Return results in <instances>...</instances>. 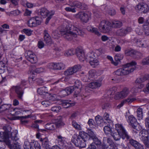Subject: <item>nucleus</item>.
I'll list each match as a JSON object with an SVG mask.
<instances>
[{"label": "nucleus", "instance_id": "obj_18", "mask_svg": "<svg viewBox=\"0 0 149 149\" xmlns=\"http://www.w3.org/2000/svg\"><path fill=\"white\" fill-rule=\"evenodd\" d=\"M125 53L127 56H130L134 58H137L136 56L139 54L134 50L131 49L125 50Z\"/></svg>", "mask_w": 149, "mask_h": 149}, {"label": "nucleus", "instance_id": "obj_36", "mask_svg": "<svg viewBox=\"0 0 149 149\" xmlns=\"http://www.w3.org/2000/svg\"><path fill=\"white\" fill-rule=\"evenodd\" d=\"M9 110L10 111V114L13 116L19 115L21 113L19 109H18L17 108H11Z\"/></svg>", "mask_w": 149, "mask_h": 149}, {"label": "nucleus", "instance_id": "obj_62", "mask_svg": "<svg viewBox=\"0 0 149 149\" xmlns=\"http://www.w3.org/2000/svg\"><path fill=\"white\" fill-rule=\"evenodd\" d=\"M142 63L143 65L146 64L149 65V56L143 59L142 61Z\"/></svg>", "mask_w": 149, "mask_h": 149}, {"label": "nucleus", "instance_id": "obj_37", "mask_svg": "<svg viewBox=\"0 0 149 149\" xmlns=\"http://www.w3.org/2000/svg\"><path fill=\"white\" fill-rule=\"evenodd\" d=\"M57 138L58 139V142L59 145L62 147H64L65 142V138L61 135L58 136Z\"/></svg>", "mask_w": 149, "mask_h": 149}, {"label": "nucleus", "instance_id": "obj_19", "mask_svg": "<svg viewBox=\"0 0 149 149\" xmlns=\"http://www.w3.org/2000/svg\"><path fill=\"white\" fill-rule=\"evenodd\" d=\"M102 84L101 81L97 80L89 83L88 84V86L92 89H96L100 87Z\"/></svg>", "mask_w": 149, "mask_h": 149}, {"label": "nucleus", "instance_id": "obj_25", "mask_svg": "<svg viewBox=\"0 0 149 149\" xmlns=\"http://www.w3.org/2000/svg\"><path fill=\"white\" fill-rule=\"evenodd\" d=\"M31 72L33 73L35 72L36 73H40L45 71V69L44 68H35L34 66H32L31 67Z\"/></svg>", "mask_w": 149, "mask_h": 149}, {"label": "nucleus", "instance_id": "obj_33", "mask_svg": "<svg viewBox=\"0 0 149 149\" xmlns=\"http://www.w3.org/2000/svg\"><path fill=\"white\" fill-rule=\"evenodd\" d=\"M128 122L132 126L137 124V120L133 115H131L128 117Z\"/></svg>", "mask_w": 149, "mask_h": 149}, {"label": "nucleus", "instance_id": "obj_6", "mask_svg": "<svg viewBox=\"0 0 149 149\" xmlns=\"http://www.w3.org/2000/svg\"><path fill=\"white\" fill-rule=\"evenodd\" d=\"M130 93V90L129 88L125 87L121 91L117 93L114 96V98L116 100L123 99L126 97Z\"/></svg>", "mask_w": 149, "mask_h": 149}, {"label": "nucleus", "instance_id": "obj_13", "mask_svg": "<svg viewBox=\"0 0 149 149\" xmlns=\"http://www.w3.org/2000/svg\"><path fill=\"white\" fill-rule=\"evenodd\" d=\"M75 53L77 57L80 61L82 62L86 60L84 52L82 48L77 47L76 49Z\"/></svg>", "mask_w": 149, "mask_h": 149}, {"label": "nucleus", "instance_id": "obj_11", "mask_svg": "<svg viewBox=\"0 0 149 149\" xmlns=\"http://www.w3.org/2000/svg\"><path fill=\"white\" fill-rule=\"evenodd\" d=\"M76 17L79 18L83 22H87L89 20L90 14L83 12H80L75 15Z\"/></svg>", "mask_w": 149, "mask_h": 149}, {"label": "nucleus", "instance_id": "obj_50", "mask_svg": "<svg viewBox=\"0 0 149 149\" xmlns=\"http://www.w3.org/2000/svg\"><path fill=\"white\" fill-rule=\"evenodd\" d=\"M14 144L12 145L9 148L10 149H20V146L18 142H13Z\"/></svg>", "mask_w": 149, "mask_h": 149}, {"label": "nucleus", "instance_id": "obj_61", "mask_svg": "<svg viewBox=\"0 0 149 149\" xmlns=\"http://www.w3.org/2000/svg\"><path fill=\"white\" fill-rule=\"evenodd\" d=\"M23 31L28 36H31L32 33V31L31 29H24L23 30Z\"/></svg>", "mask_w": 149, "mask_h": 149}, {"label": "nucleus", "instance_id": "obj_64", "mask_svg": "<svg viewBox=\"0 0 149 149\" xmlns=\"http://www.w3.org/2000/svg\"><path fill=\"white\" fill-rule=\"evenodd\" d=\"M41 104L43 105L45 107H48L51 104V103L49 100L43 101L41 102Z\"/></svg>", "mask_w": 149, "mask_h": 149}, {"label": "nucleus", "instance_id": "obj_15", "mask_svg": "<svg viewBox=\"0 0 149 149\" xmlns=\"http://www.w3.org/2000/svg\"><path fill=\"white\" fill-rule=\"evenodd\" d=\"M27 55L26 56L27 60L31 63H34L36 62L37 58L36 55L33 52L28 51L26 52Z\"/></svg>", "mask_w": 149, "mask_h": 149}, {"label": "nucleus", "instance_id": "obj_22", "mask_svg": "<svg viewBox=\"0 0 149 149\" xmlns=\"http://www.w3.org/2000/svg\"><path fill=\"white\" fill-rule=\"evenodd\" d=\"M148 79H149V74H146L140 78L137 79L135 81V83L137 84L141 83Z\"/></svg>", "mask_w": 149, "mask_h": 149}, {"label": "nucleus", "instance_id": "obj_31", "mask_svg": "<svg viewBox=\"0 0 149 149\" xmlns=\"http://www.w3.org/2000/svg\"><path fill=\"white\" fill-rule=\"evenodd\" d=\"M82 140H84L85 142L88 139V134L85 132L81 131L79 132V135L78 136Z\"/></svg>", "mask_w": 149, "mask_h": 149}, {"label": "nucleus", "instance_id": "obj_32", "mask_svg": "<svg viewBox=\"0 0 149 149\" xmlns=\"http://www.w3.org/2000/svg\"><path fill=\"white\" fill-rule=\"evenodd\" d=\"M55 125L56 127H59L62 126H63L64 124L62 121V118L61 117H58L56 118L55 120Z\"/></svg>", "mask_w": 149, "mask_h": 149}, {"label": "nucleus", "instance_id": "obj_3", "mask_svg": "<svg viewBox=\"0 0 149 149\" xmlns=\"http://www.w3.org/2000/svg\"><path fill=\"white\" fill-rule=\"evenodd\" d=\"M136 65L135 61L131 62L125 65L123 67L117 70L115 72V74L118 76H123L133 72L135 68L133 66Z\"/></svg>", "mask_w": 149, "mask_h": 149}, {"label": "nucleus", "instance_id": "obj_40", "mask_svg": "<svg viewBox=\"0 0 149 149\" xmlns=\"http://www.w3.org/2000/svg\"><path fill=\"white\" fill-rule=\"evenodd\" d=\"M72 126L77 130H82V127L80 125L74 120L72 121Z\"/></svg>", "mask_w": 149, "mask_h": 149}, {"label": "nucleus", "instance_id": "obj_16", "mask_svg": "<svg viewBox=\"0 0 149 149\" xmlns=\"http://www.w3.org/2000/svg\"><path fill=\"white\" fill-rule=\"evenodd\" d=\"M132 30L131 27H127L125 28H122L117 30L116 34L120 36H125L128 33L131 32Z\"/></svg>", "mask_w": 149, "mask_h": 149}, {"label": "nucleus", "instance_id": "obj_24", "mask_svg": "<svg viewBox=\"0 0 149 149\" xmlns=\"http://www.w3.org/2000/svg\"><path fill=\"white\" fill-rule=\"evenodd\" d=\"M44 40L46 43L48 44H51L52 42V40L46 30H45L44 31Z\"/></svg>", "mask_w": 149, "mask_h": 149}, {"label": "nucleus", "instance_id": "obj_54", "mask_svg": "<svg viewBox=\"0 0 149 149\" xmlns=\"http://www.w3.org/2000/svg\"><path fill=\"white\" fill-rule=\"evenodd\" d=\"M75 52L73 49L68 50L65 51L64 53V55L66 56H72L74 54Z\"/></svg>", "mask_w": 149, "mask_h": 149}, {"label": "nucleus", "instance_id": "obj_14", "mask_svg": "<svg viewBox=\"0 0 149 149\" xmlns=\"http://www.w3.org/2000/svg\"><path fill=\"white\" fill-rule=\"evenodd\" d=\"M136 10L138 12L141 13H145L148 10V7L147 4L142 3L137 5L136 7Z\"/></svg>", "mask_w": 149, "mask_h": 149}, {"label": "nucleus", "instance_id": "obj_28", "mask_svg": "<svg viewBox=\"0 0 149 149\" xmlns=\"http://www.w3.org/2000/svg\"><path fill=\"white\" fill-rule=\"evenodd\" d=\"M74 89V87L73 86L68 87L64 90H63L61 92L64 96H66L71 93L73 91Z\"/></svg>", "mask_w": 149, "mask_h": 149}, {"label": "nucleus", "instance_id": "obj_53", "mask_svg": "<svg viewBox=\"0 0 149 149\" xmlns=\"http://www.w3.org/2000/svg\"><path fill=\"white\" fill-rule=\"evenodd\" d=\"M74 104L73 103H69L67 100H65L63 103V106L65 108H68L71 106L74 105Z\"/></svg>", "mask_w": 149, "mask_h": 149}, {"label": "nucleus", "instance_id": "obj_58", "mask_svg": "<svg viewBox=\"0 0 149 149\" xmlns=\"http://www.w3.org/2000/svg\"><path fill=\"white\" fill-rule=\"evenodd\" d=\"M2 141H4L6 145L8 146L9 148L12 145L11 144V142L9 139V138H6L5 136H4L3 138V140Z\"/></svg>", "mask_w": 149, "mask_h": 149}, {"label": "nucleus", "instance_id": "obj_21", "mask_svg": "<svg viewBox=\"0 0 149 149\" xmlns=\"http://www.w3.org/2000/svg\"><path fill=\"white\" fill-rule=\"evenodd\" d=\"M86 29L89 31L91 33H94L95 34L98 36L101 35V33L98 31L97 29L93 26L89 25L87 26Z\"/></svg>", "mask_w": 149, "mask_h": 149}, {"label": "nucleus", "instance_id": "obj_63", "mask_svg": "<svg viewBox=\"0 0 149 149\" xmlns=\"http://www.w3.org/2000/svg\"><path fill=\"white\" fill-rule=\"evenodd\" d=\"M47 66L49 69L56 70V63H49L48 64Z\"/></svg>", "mask_w": 149, "mask_h": 149}, {"label": "nucleus", "instance_id": "obj_47", "mask_svg": "<svg viewBox=\"0 0 149 149\" xmlns=\"http://www.w3.org/2000/svg\"><path fill=\"white\" fill-rule=\"evenodd\" d=\"M56 70L63 69L65 68V65L62 63H56Z\"/></svg>", "mask_w": 149, "mask_h": 149}, {"label": "nucleus", "instance_id": "obj_17", "mask_svg": "<svg viewBox=\"0 0 149 149\" xmlns=\"http://www.w3.org/2000/svg\"><path fill=\"white\" fill-rule=\"evenodd\" d=\"M13 88L15 89V92L17 94L18 98L20 99H22L24 93L22 86L20 85L17 86H14Z\"/></svg>", "mask_w": 149, "mask_h": 149}, {"label": "nucleus", "instance_id": "obj_56", "mask_svg": "<svg viewBox=\"0 0 149 149\" xmlns=\"http://www.w3.org/2000/svg\"><path fill=\"white\" fill-rule=\"evenodd\" d=\"M61 109V107L60 106L58 105L56 106L52 107V108L51 110L52 111L56 113H58L60 111Z\"/></svg>", "mask_w": 149, "mask_h": 149}, {"label": "nucleus", "instance_id": "obj_48", "mask_svg": "<svg viewBox=\"0 0 149 149\" xmlns=\"http://www.w3.org/2000/svg\"><path fill=\"white\" fill-rule=\"evenodd\" d=\"M137 117L139 120L143 118V109L141 108H138L137 111Z\"/></svg>", "mask_w": 149, "mask_h": 149}, {"label": "nucleus", "instance_id": "obj_49", "mask_svg": "<svg viewBox=\"0 0 149 149\" xmlns=\"http://www.w3.org/2000/svg\"><path fill=\"white\" fill-rule=\"evenodd\" d=\"M8 61L6 58H3L1 61H0V67L4 68L7 65Z\"/></svg>", "mask_w": 149, "mask_h": 149}, {"label": "nucleus", "instance_id": "obj_51", "mask_svg": "<svg viewBox=\"0 0 149 149\" xmlns=\"http://www.w3.org/2000/svg\"><path fill=\"white\" fill-rule=\"evenodd\" d=\"M31 142H29L28 141H25L24 143V149H32Z\"/></svg>", "mask_w": 149, "mask_h": 149}, {"label": "nucleus", "instance_id": "obj_1", "mask_svg": "<svg viewBox=\"0 0 149 149\" xmlns=\"http://www.w3.org/2000/svg\"><path fill=\"white\" fill-rule=\"evenodd\" d=\"M60 32L64 38L69 40H72L73 37H77V35L81 36L84 34V32L81 29L69 22L64 24L62 28L60 29Z\"/></svg>", "mask_w": 149, "mask_h": 149}, {"label": "nucleus", "instance_id": "obj_46", "mask_svg": "<svg viewBox=\"0 0 149 149\" xmlns=\"http://www.w3.org/2000/svg\"><path fill=\"white\" fill-rule=\"evenodd\" d=\"M73 91H74V95L76 97L82 96L84 95L81 93V89L79 88H74Z\"/></svg>", "mask_w": 149, "mask_h": 149}, {"label": "nucleus", "instance_id": "obj_20", "mask_svg": "<svg viewBox=\"0 0 149 149\" xmlns=\"http://www.w3.org/2000/svg\"><path fill=\"white\" fill-rule=\"evenodd\" d=\"M11 105L10 104H5L1 105L0 107V113L5 111L6 112H8V114H10L9 110L11 108Z\"/></svg>", "mask_w": 149, "mask_h": 149}, {"label": "nucleus", "instance_id": "obj_35", "mask_svg": "<svg viewBox=\"0 0 149 149\" xmlns=\"http://www.w3.org/2000/svg\"><path fill=\"white\" fill-rule=\"evenodd\" d=\"M37 93L40 95H45L48 93V90L45 87H43L38 88Z\"/></svg>", "mask_w": 149, "mask_h": 149}, {"label": "nucleus", "instance_id": "obj_59", "mask_svg": "<svg viewBox=\"0 0 149 149\" xmlns=\"http://www.w3.org/2000/svg\"><path fill=\"white\" fill-rule=\"evenodd\" d=\"M123 56L122 55L118 54H116L114 57V59L115 61H120L123 59Z\"/></svg>", "mask_w": 149, "mask_h": 149}, {"label": "nucleus", "instance_id": "obj_44", "mask_svg": "<svg viewBox=\"0 0 149 149\" xmlns=\"http://www.w3.org/2000/svg\"><path fill=\"white\" fill-rule=\"evenodd\" d=\"M56 127V125L54 123H48L45 125V128L50 130H54Z\"/></svg>", "mask_w": 149, "mask_h": 149}, {"label": "nucleus", "instance_id": "obj_39", "mask_svg": "<svg viewBox=\"0 0 149 149\" xmlns=\"http://www.w3.org/2000/svg\"><path fill=\"white\" fill-rule=\"evenodd\" d=\"M148 134L147 132L145 131H141L139 133V135L141 136V140L148 139Z\"/></svg>", "mask_w": 149, "mask_h": 149}, {"label": "nucleus", "instance_id": "obj_43", "mask_svg": "<svg viewBox=\"0 0 149 149\" xmlns=\"http://www.w3.org/2000/svg\"><path fill=\"white\" fill-rule=\"evenodd\" d=\"M88 76L91 80H93L96 76V72L94 70H90L88 72Z\"/></svg>", "mask_w": 149, "mask_h": 149}, {"label": "nucleus", "instance_id": "obj_12", "mask_svg": "<svg viewBox=\"0 0 149 149\" xmlns=\"http://www.w3.org/2000/svg\"><path fill=\"white\" fill-rule=\"evenodd\" d=\"M76 136V137L74 136V137L72 139V142L77 146L81 148L85 147L86 146V142L78 136Z\"/></svg>", "mask_w": 149, "mask_h": 149}, {"label": "nucleus", "instance_id": "obj_29", "mask_svg": "<svg viewBox=\"0 0 149 149\" xmlns=\"http://www.w3.org/2000/svg\"><path fill=\"white\" fill-rule=\"evenodd\" d=\"M111 29L112 27L117 28L121 27L122 26L121 22L119 20H114L111 23Z\"/></svg>", "mask_w": 149, "mask_h": 149}, {"label": "nucleus", "instance_id": "obj_27", "mask_svg": "<svg viewBox=\"0 0 149 149\" xmlns=\"http://www.w3.org/2000/svg\"><path fill=\"white\" fill-rule=\"evenodd\" d=\"M40 141L42 142L43 146L46 149H49L50 145L49 144V141L48 139L45 138L43 139L40 138Z\"/></svg>", "mask_w": 149, "mask_h": 149}, {"label": "nucleus", "instance_id": "obj_42", "mask_svg": "<svg viewBox=\"0 0 149 149\" xmlns=\"http://www.w3.org/2000/svg\"><path fill=\"white\" fill-rule=\"evenodd\" d=\"M55 11L53 10H51L50 11H49L48 10V14H47V17L46 18L45 24H47L49 22L50 20L52 18V16L54 14Z\"/></svg>", "mask_w": 149, "mask_h": 149}, {"label": "nucleus", "instance_id": "obj_4", "mask_svg": "<svg viewBox=\"0 0 149 149\" xmlns=\"http://www.w3.org/2000/svg\"><path fill=\"white\" fill-rule=\"evenodd\" d=\"M102 52V49H99L96 50L95 52H89L87 54L86 60L89 62L92 67L95 68L99 64V61L96 58L101 55Z\"/></svg>", "mask_w": 149, "mask_h": 149}, {"label": "nucleus", "instance_id": "obj_60", "mask_svg": "<svg viewBox=\"0 0 149 149\" xmlns=\"http://www.w3.org/2000/svg\"><path fill=\"white\" fill-rule=\"evenodd\" d=\"M95 143L97 146H100L101 144V142L97 138L96 136L92 139Z\"/></svg>", "mask_w": 149, "mask_h": 149}, {"label": "nucleus", "instance_id": "obj_9", "mask_svg": "<svg viewBox=\"0 0 149 149\" xmlns=\"http://www.w3.org/2000/svg\"><path fill=\"white\" fill-rule=\"evenodd\" d=\"M41 18L38 16L31 18L28 22V25L30 27H35L41 23Z\"/></svg>", "mask_w": 149, "mask_h": 149}, {"label": "nucleus", "instance_id": "obj_5", "mask_svg": "<svg viewBox=\"0 0 149 149\" xmlns=\"http://www.w3.org/2000/svg\"><path fill=\"white\" fill-rule=\"evenodd\" d=\"M98 28L101 32L104 33L108 32L111 29V23L105 20H103L100 21Z\"/></svg>", "mask_w": 149, "mask_h": 149}, {"label": "nucleus", "instance_id": "obj_38", "mask_svg": "<svg viewBox=\"0 0 149 149\" xmlns=\"http://www.w3.org/2000/svg\"><path fill=\"white\" fill-rule=\"evenodd\" d=\"M32 149H40V146L38 142L33 140L31 142Z\"/></svg>", "mask_w": 149, "mask_h": 149}, {"label": "nucleus", "instance_id": "obj_2", "mask_svg": "<svg viewBox=\"0 0 149 149\" xmlns=\"http://www.w3.org/2000/svg\"><path fill=\"white\" fill-rule=\"evenodd\" d=\"M116 132H111V134L115 141L120 140L121 138L123 139L128 140L130 139V136L129 135L123 126L120 124H116L115 125Z\"/></svg>", "mask_w": 149, "mask_h": 149}, {"label": "nucleus", "instance_id": "obj_55", "mask_svg": "<svg viewBox=\"0 0 149 149\" xmlns=\"http://www.w3.org/2000/svg\"><path fill=\"white\" fill-rule=\"evenodd\" d=\"M88 136H89L92 139L96 137L95 133L91 129H88L87 130Z\"/></svg>", "mask_w": 149, "mask_h": 149}, {"label": "nucleus", "instance_id": "obj_30", "mask_svg": "<svg viewBox=\"0 0 149 149\" xmlns=\"http://www.w3.org/2000/svg\"><path fill=\"white\" fill-rule=\"evenodd\" d=\"M143 30H144L145 34L149 35V17L146 20V22L143 25Z\"/></svg>", "mask_w": 149, "mask_h": 149}, {"label": "nucleus", "instance_id": "obj_41", "mask_svg": "<svg viewBox=\"0 0 149 149\" xmlns=\"http://www.w3.org/2000/svg\"><path fill=\"white\" fill-rule=\"evenodd\" d=\"M136 100V99L133 95H130L125 100V102L126 103H130Z\"/></svg>", "mask_w": 149, "mask_h": 149}, {"label": "nucleus", "instance_id": "obj_57", "mask_svg": "<svg viewBox=\"0 0 149 149\" xmlns=\"http://www.w3.org/2000/svg\"><path fill=\"white\" fill-rule=\"evenodd\" d=\"M73 87L74 88H79L81 89L82 87L81 82L78 80H76L75 82L74 85Z\"/></svg>", "mask_w": 149, "mask_h": 149}, {"label": "nucleus", "instance_id": "obj_23", "mask_svg": "<svg viewBox=\"0 0 149 149\" xmlns=\"http://www.w3.org/2000/svg\"><path fill=\"white\" fill-rule=\"evenodd\" d=\"M48 14V10L45 8L40 9L38 13V15L41 16L43 18L46 17L47 16Z\"/></svg>", "mask_w": 149, "mask_h": 149}, {"label": "nucleus", "instance_id": "obj_34", "mask_svg": "<svg viewBox=\"0 0 149 149\" xmlns=\"http://www.w3.org/2000/svg\"><path fill=\"white\" fill-rule=\"evenodd\" d=\"M17 131L16 130H13L11 133L10 138L13 141V142H15L19 140V138L17 137Z\"/></svg>", "mask_w": 149, "mask_h": 149}, {"label": "nucleus", "instance_id": "obj_10", "mask_svg": "<svg viewBox=\"0 0 149 149\" xmlns=\"http://www.w3.org/2000/svg\"><path fill=\"white\" fill-rule=\"evenodd\" d=\"M69 5L71 7L75 6L78 8L85 10L87 8V6L84 3H81L78 1H72L69 0Z\"/></svg>", "mask_w": 149, "mask_h": 149}, {"label": "nucleus", "instance_id": "obj_7", "mask_svg": "<svg viewBox=\"0 0 149 149\" xmlns=\"http://www.w3.org/2000/svg\"><path fill=\"white\" fill-rule=\"evenodd\" d=\"M133 40V42L136 43L137 46L139 47L146 48L149 46V41L147 40L138 39L137 38H134Z\"/></svg>", "mask_w": 149, "mask_h": 149}, {"label": "nucleus", "instance_id": "obj_45", "mask_svg": "<svg viewBox=\"0 0 149 149\" xmlns=\"http://www.w3.org/2000/svg\"><path fill=\"white\" fill-rule=\"evenodd\" d=\"M110 125L109 126H105L104 128V133L106 134H111V133L113 132L112 129L111 127H109Z\"/></svg>", "mask_w": 149, "mask_h": 149}, {"label": "nucleus", "instance_id": "obj_52", "mask_svg": "<svg viewBox=\"0 0 149 149\" xmlns=\"http://www.w3.org/2000/svg\"><path fill=\"white\" fill-rule=\"evenodd\" d=\"M3 129L4 130V132L6 134L9 135V133L11 131L12 128L10 126L6 125L3 126Z\"/></svg>", "mask_w": 149, "mask_h": 149}, {"label": "nucleus", "instance_id": "obj_8", "mask_svg": "<svg viewBox=\"0 0 149 149\" xmlns=\"http://www.w3.org/2000/svg\"><path fill=\"white\" fill-rule=\"evenodd\" d=\"M81 68V66L79 65H75L65 70L64 72V74L66 76L72 75L80 70Z\"/></svg>", "mask_w": 149, "mask_h": 149}, {"label": "nucleus", "instance_id": "obj_26", "mask_svg": "<svg viewBox=\"0 0 149 149\" xmlns=\"http://www.w3.org/2000/svg\"><path fill=\"white\" fill-rule=\"evenodd\" d=\"M30 115H28L24 116H17L14 117V120H21V123L22 124H24L26 123L28 121L27 120H24V119L29 118L30 117Z\"/></svg>", "mask_w": 149, "mask_h": 149}]
</instances>
